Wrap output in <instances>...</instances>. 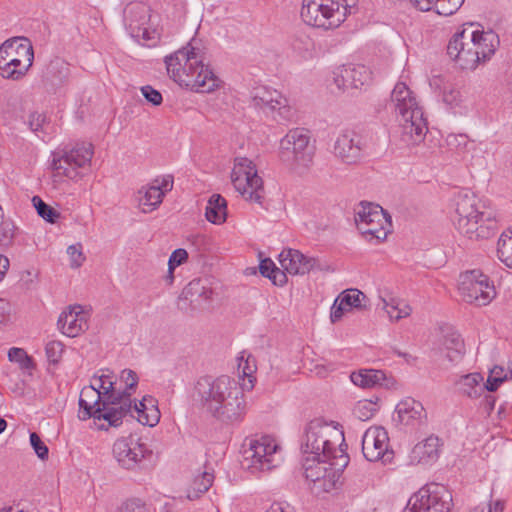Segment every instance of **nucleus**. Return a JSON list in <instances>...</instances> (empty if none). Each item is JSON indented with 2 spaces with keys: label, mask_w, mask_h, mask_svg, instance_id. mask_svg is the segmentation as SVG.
Instances as JSON below:
<instances>
[{
  "label": "nucleus",
  "mask_w": 512,
  "mask_h": 512,
  "mask_svg": "<svg viewBox=\"0 0 512 512\" xmlns=\"http://www.w3.org/2000/svg\"><path fill=\"white\" fill-rule=\"evenodd\" d=\"M115 384V376L109 370L94 375L90 386L80 393L78 418H93L96 429L104 431L121 426L127 417L149 427L158 424L161 415L153 397L145 396L136 403L129 392L117 390Z\"/></svg>",
  "instance_id": "nucleus-1"
},
{
  "label": "nucleus",
  "mask_w": 512,
  "mask_h": 512,
  "mask_svg": "<svg viewBox=\"0 0 512 512\" xmlns=\"http://www.w3.org/2000/svg\"><path fill=\"white\" fill-rule=\"evenodd\" d=\"M137 195L139 207L143 213H151L163 201V193L159 192L158 186H152V184L141 187Z\"/></svg>",
  "instance_id": "nucleus-29"
},
{
  "label": "nucleus",
  "mask_w": 512,
  "mask_h": 512,
  "mask_svg": "<svg viewBox=\"0 0 512 512\" xmlns=\"http://www.w3.org/2000/svg\"><path fill=\"white\" fill-rule=\"evenodd\" d=\"M88 318L81 305H73L60 314L57 325L66 336L76 337L88 329Z\"/></svg>",
  "instance_id": "nucleus-23"
},
{
  "label": "nucleus",
  "mask_w": 512,
  "mask_h": 512,
  "mask_svg": "<svg viewBox=\"0 0 512 512\" xmlns=\"http://www.w3.org/2000/svg\"><path fill=\"white\" fill-rule=\"evenodd\" d=\"M33 47L24 37L6 40L0 46V75L5 79L19 80L32 66Z\"/></svg>",
  "instance_id": "nucleus-9"
},
{
  "label": "nucleus",
  "mask_w": 512,
  "mask_h": 512,
  "mask_svg": "<svg viewBox=\"0 0 512 512\" xmlns=\"http://www.w3.org/2000/svg\"><path fill=\"white\" fill-rule=\"evenodd\" d=\"M357 5L358 0H303L301 17L310 26L331 30L355 14Z\"/></svg>",
  "instance_id": "nucleus-6"
},
{
  "label": "nucleus",
  "mask_w": 512,
  "mask_h": 512,
  "mask_svg": "<svg viewBox=\"0 0 512 512\" xmlns=\"http://www.w3.org/2000/svg\"><path fill=\"white\" fill-rule=\"evenodd\" d=\"M281 266L290 274L304 275L312 270H323L317 258L304 255L298 250L289 249L280 254Z\"/></svg>",
  "instance_id": "nucleus-24"
},
{
  "label": "nucleus",
  "mask_w": 512,
  "mask_h": 512,
  "mask_svg": "<svg viewBox=\"0 0 512 512\" xmlns=\"http://www.w3.org/2000/svg\"><path fill=\"white\" fill-rule=\"evenodd\" d=\"M214 481V475L206 470L199 472L194 476L190 486L187 489V498L195 500L207 492Z\"/></svg>",
  "instance_id": "nucleus-33"
},
{
  "label": "nucleus",
  "mask_w": 512,
  "mask_h": 512,
  "mask_svg": "<svg viewBox=\"0 0 512 512\" xmlns=\"http://www.w3.org/2000/svg\"><path fill=\"white\" fill-rule=\"evenodd\" d=\"M187 258L188 253L185 249H176L169 257L168 266H170L171 269H175L177 266L183 264Z\"/></svg>",
  "instance_id": "nucleus-55"
},
{
  "label": "nucleus",
  "mask_w": 512,
  "mask_h": 512,
  "mask_svg": "<svg viewBox=\"0 0 512 512\" xmlns=\"http://www.w3.org/2000/svg\"><path fill=\"white\" fill-rule=\"evenodd\" d=\"M45 351L49 362L57 364L62 357L64 344L60 341L52 340L46 344Z\"/></svg>",
  "instance_id": "nucleus-44"
},
{
  "label": "nucleus",
  "mask_w": 512,
  "mask_h": 512,
  "mask_svg": "<svg viewBox=\"0 0 512 512\" xmlns=\"http://www.w3.org/2000/svg\"><path fill=\"white\" fill-rule=\"evenodd\" d=\"M399 125L394 131L393 138H399L403 146L413 147L423 142L428 131L427 120L422 109L412 111V115L397 118Z\"/></svg>",
  "instance_id": "nucleus-19"
},
{
  "label": "nucleus",
  "mask_w": 512,
  "mask_h": 512,
  "mask_svg": "<svg viewBox=\"0 0 512 512\" xmlns=\"http://www.w3.org/2000/svg\"><path fill=\"white\" fill-rule=\"evenodd\" d=\"M384 428L373 426L366 430L362 438V452L370 461H379L384 457Z\"/></svg>",
  "instance_id": "nucleus-26"
},
{
  "label": "nucleus",
  "mask_w": 512,
  "mask_h": 512,
  "mask_svg": "<svg viewBox=\"0 0 512 512\" xmlns=\"http://www.w3.org/2000/svg\"><path fill=\"white\" fill-rule=\"evenodd\" d=\"M119 512H150V510L141 500L131 499L122 504Z\"/></svg>",
  "instance_id": "nucleus-49"
},
{
  "label": "nucleus",
  "mask_w": 512,
  "mask_h": 512,
  "mask_svg": "<svg viewBox=\"0 0 512 512\" xmlns=\"http://www.w3.org/2000/svg\"><path fill=\"white\" fill-rule=\"evenodd\" d=\"M151 184L152 186H158L159 192H162L164 197L165 194L171 191L173 188V177L171 175L157 177L152 181Z\"/></svg>",
  "instance_id": "nucleus-54"
},
{
  "label": "nucleus",
  "mask_w": 512,
  "mask_h": 512,
  "mask_svg": "<svg viewBox=\"0 0 512 512\" xmlns=\"http://www.w3.org/2000/svg\"><path fill=\"white\" fill-rule=\"evenodd\" d=\"M350 310H351V309H350L348 306H346V305H344V304L342 303V299H341V297H340V296H338V297L335 299V301H334V303H333V305H332V308H331V313H330V319H331V321H332L333 323H335V322L339 321V320L342 318V316H343L346 312H348V311H350Z\"/></svg>",
  "instance_id": "nucleus-50"
},
{
  "label": "nucleus",
  "mask_w": 512,
  "mask_h": 512,
  "mask_svg": "<svg viewBox=\"0 0 512 512\" xmlns=\"http://www.w3.org/2000/svg\"><path fill=\"white\" fill-rule=\"evenodd\" d=\"M344 432L339 424L313 419L305 427L301 451L311 459H331L332 456L347 453Z\"/></svg>",
  "instance_id": "nucleus-4"
},
{
  "label": "nucleus",
  "mask_w": 512,
  "mask_h": 512,
  "mask_svg": "<svg viewBox=\"0 0 512 512\" xmlns=\"http://www.w3.org/2000/svg\"><path fill=\"white\" fill-rule=\"evenodd\" d=\"M427 419L423 405L413 398L407 397L401 400L395 408L392 421L395 424L406 426H420L425 424Z\"/></svg>",
  "instance_id": "nucleus-22"
},
{
  "label": "nucleus",
  "mask_w": 512,
  "mask_h": 512,
  "mask_svg": "<svg viewBox=\"0 0 512 512\" xmlns=\"http://www.w3.org/2000/svg\"><path fill=\"white\" fill-rule=\"evenodd\" d=\"M441 445L439 437L430 435L413 447L410 454L411 463L428 465L436 462L440 456Z\"/></svg>",
  "instance_id": "nucleus-25"
},
{
  "label": "nucleus",
  "mask_w": 512,
  "mask_h": 512,
  "mask_svg": "<svg viewBox=\"0 0 512 512\" xmlns=\"http://www.w3.org/2000/svg\"><path fill=\"white\" fill-rule=\"evenodd\" d=\"M30 444L36 455L41 460H47L49 457V449L36 432L30 433Z\"/></svg>",
  "instance_id": "nucleus-46"
},
{
  "label": "nucleus",
  "mask_w": 512,
  "mask_h": 512,
  "mask_svg": "<svg viewBox=\"0 0 512 512\" xmlns=\"http://www.w3.org/2000/svg\"><path fill=\"white\" fill-rule=\"evenodd\" d=\"M8 358L10 361L22 363L23 361H30L26 352L22 348L13 347L8 352Z\"/></svg>",
  "instance_id": "nucleus-58"
},
{
  "label": "nucleus",
  "mask_w": 512,
  "mask_h": 512,
  "mask_svg": "<svg viewBox=\"0 0 512 512\" xmlns=\"http://www.w3.org/2000/svg\"><path fill=\"white\" fill-rule=\"evenodd\" d=\"M465 0H435V11L442 16H451L463 5Z\"/></svg>",
  "instance_id": "nucleus-42"
},
{
  "label": "nucleus",
  "mask_w": 512,
  "mask_h": 512,
  "mask_svg": "<svg viewBox=\"0 0 512 512\" xmlns=\"http://www.w3.org/2000/svg\"><path fill=\"white\" fill-rule=\"evenodd\" d=\"M409 2L420 11H429L435 6V0H409Z\"/></svg>",
  "instance_id": "nucleus-62"
},
{
  "label": "nucleus",
  "mask_w": 512,
  "mask_h": 512,
  "mask_svg": "<svg viewBox=\"0 0 512 512\" xmlns=\"http://www.w3.org/2000/svg\"><path fill=\"white\" fill-rule=\"evenodd\" d=\"M283 460L281 447L270 436L252 440L243 452L242 465L252 472L270 471Z\"/></svg>",
  "instance_id": "nucleus-11"
},
{
  "label": "nucleus",
  "mask_w": 512,
  "mask_h": 512,
  "mask_svg": "<svg viewBox=\"0 0 512 512\" xmlns=\"http://www.w3.org/2000/svg\"><path fill=\"white\" fill-rule=\"evenodd\" d=\"M70 74L69 65L61 58H55L50 61L44 73L45 81L53 87L65 83Z\"/></svg>",
  "instance_id": "nucleus-31"
},
{
  "label": "nucleus",
  "mask_w": 512,
  "mask_h": 512,
  "mask_svg": "<svg viewBox=\"0 0 512 512\" xmlns=\"http://www.w3.org/2000/svg\"><path fill=\"white\" fill-rule=\"evenodd\" d=\"M447 55L461 69H476V58H473L471 48L468 46V37H466L465 28L457 31L450 38L447 45Z\"/></svg>",
  "instance_id": "nucleus-21"
},
{
  "label": "nucleus",
  "mask_w": 512,
  "mask_h": 512,
  "mask_svg": "<svg viewBox=\"0 0 512 512\" xmlns=\"http://www.w3.org/2000/svg\"><path fill=\"white\" fill-rule=\"evenodd\" d=\"M251 105L272 117L278 123L289 121L292 116V108L288 99L279 91L262 86L256 87L251 91Z\"/></svg>",
  "instance_id": "nucleus-14"
},
{
  "label": "nucleus",
  "mask_w": 512,
  "mask_h": 512,
  "mask_svg": "<svg viewBox=\"0 0 512 512\" xmlns=\"http://www.w3.org/2000/svg\"><path fill=\"white\" fill-rule=\"evenodd\" d=\"M11 313V305L9 302L0 298V325L8 322Z\"/></svg>",
  "instance_id": "nucleus-60"
},
{
  "label": "nucleus",
  "mask_w": 512,
  "mask_h": 512,
  "mask_svg": "<svg viewBox=\"0 0 512 512\" xmlns=\"http://www.w3.org/2000/svg\"><path fill=\"white\" fill-rule=\"evenodd\" d=\"M15 235V226L12 221L6 220L0 225V246H9Z\"/></svg>",
  "instance_id": "nucleus-47"
},
{
  "label": "nucleus",
  "mask_w": 512,
  "mask_h": 512,
  "mask_svg": "<svg viewBox=\"0 0 512 512\" xmlns=\"http://www.w3.org/2000/svg\"><path fill=\"white\" fill-rule=\"evenodd\" d=\"M206 219L216 225H220L227 218V201L220 194H213L207 203L205 211Z\"/></svg>",
  "instance_id": "nucleus-32"
},
{
  "label": "nucleus",
  "mask_w": 512,
  "mask_h": 512,
  "mask_svg": "<svg viewBox=\"0 0 512 512\" xmlns=\"http://www.w3.org/2000/svg\"><path fill=\"white\" fill-rule=\"evenodd\" d=\"M471 33L472 39L479 51L480 62L485 63L491 59L499 47V36L492 30L484 31L477 29Z\"/></svg>",
  "instance_id": "nucleus-27"
},
{
  "label": "nucleus",
  "mask_w": 512,
  "mask_h": 512,
  "mask_svg": "<svg viewBox=\"0 0 512 512\" xmlns=\"http://www.w3.org/2000/svg\"><path fill=\"white\" fill-rule=\"evenodd\" d=\"M33 206L35 207L38 215L49 223H55L60 217V213L46 204L39 196L32 198Z\"/></svg>",
  "instance_id": "nucleus-39"
},
{
  "label": "nucleus",
  "mask_w": 512,
  "mask_h": 512,
  "mask_svg": "<svg viewBox=\"0 0 512 512\" xmlns=\"http://www.w3.org/2000/svg\"><path fill=\"white\" fill-rule=\"evenodd\" d=\"M380 408L377 402L372 400H361L353 408V414L360 420L366 421L370 419Z\"/></svg>",
  "instance_id": "nucleus-40"
},
{
  "label": "nucleus",
  "mask_w": 512,
  "mask_h": 512,
  "mask_svg": "<svg viewBox=\"0 0 512 512\" xmlns=\"http://www.w3.org/2000/svg\"><path fill=\"white\" fill-rule=\"evenodd\" d=\"M142 95L145 99L151 104L158 106L162 103V95L161 93L154 89L153 87L147 85L141 88Z\"/></svg>",
  "instance_id": "nucleus-53"
},
{
  "label": "nucleus",
  "mask_w": 512,
  "mask_h": 512,
  "mask_svg": "<svg viewBox=\"0 0 512 512\" xmlns=\"http://www.w3.org/2000/svg\"><path fill=\"white\" fill-rule=\"evenodd\" d=\"M212 290L207 287L206 281L202 279H193L183 289L181 298L190 302L194 307H201L211 298Z\"/></svg>",
  "instance_id": "nucleus-28"
},
{
  "label": "nucleus",
  "mask_w": 512,
  "mask_h": 512,
  "mask_svg": "<svg viewBox=\"0 0 512 512\" xmlns=\"http://www.w3.org/2000/svg\"><path fill=\"white\" fill-rule=\"evenodd\" d=\"M339 296L342 299V303L350 309L361 308L362 300L366 298V296L358 289H347Z\"/></svg>",
  "instance_id": "nucleus-43"
},
{
  "label": "nucleus",
  "mask_w": 512,
  "mask_h": 512,
  "mask_svg": "<svg viewBox=\"0 0 512 512\" xmlns=\"http://www.w3.org/2000/svg\"><path fill=\"white\" fill-rule=\"evenodd\" d=\"M504 380H498L492 376L488 375L487 381L485 384H483V390H487L489 392H494L498 389L500 384H502Z\"/></svg>",
  "instance_id": "nucleus-63"
},
{
  "label": "nucleus",
  "mask_w": 512,
  "mask_h": 512,
  "mask_svg": "<svg viewBox=\"0 0 512 512\" xmlns=\"http://www.w3.org/2000/svg\"><path fill=\"white\" fill-rule=\"evenodd\" d=\"M458 290L465 302L474 303L477 306L489 304L496 296L493 282L480 270L461 274Z\"/></svg>",
  "instance_id": "nucleus-15"
},
{
  "label": "nucleus",
  "mask_w": 512,
  "mask_h": 512,
  "mask_svg": "<svg viewBox=\"0 0 512 512\" xmlns=\"http://www.w3.org/2000/svg\"><path fill=\"white\" fill-rule=\"evenodd\" d=\"M39 271L35 268L27 269L21 273L20 282L25 288L34 287L38 281Z\"/></svg>",
  "instance_id": "nucleus-51"
},
{
  "label": "nucleus",
  "mask_w": 512,
  "mask_h": 512,
  "mask_svg": "<svg viewBox=\"0 0 512 512\" xmlns=\"http://www.w3.org/2000/svg\"><path fill=\"white\" fill-rule=\"evenodd\" d=\"M399 102L393 101L391 102V105L394 108V111L397 115V118L406 117L408 115H412V111L416 109H422L417 101L415 96L413 95V92L410 90V95L405 98L399 99Z\"/></svg>",
  "instance_id": "nucleus-38"
},
{
  "label": "nucleus",
  "mask_w": 512,
  "mask_h": 512,
  "mask_svg": "<svg viewBox=\"0 0 512 512\" xmlns=\"http://www.w3.org/2000/svg\"><path fill=\"white\" fill-rule=\"evenodd\" d=\"M93 154V146L91 143L77 144L61 157H54L51 166L52 169L56 171L57 175H64L70 179H75L79 176L77 168L90 166Z\"/></svg>",
  "instance_id": "nucleus-18"
},
{
  "label": "nucleus",
  "mask_w": 512,
  "mask_h": 512,
  "mask_svg": "<svg viewBox=\"0 0 512 512\" xmlns=\"http://www.w3.org/2000/svg\"><path fill=\"white\" fill-rule=\"evenodd\" d=\"M410 89L404 82H397L391 92L390 102H399L401 98L408 97Z\"/></svg>",
  "instance_id": "nucleus-56"
},
{
  "label": "nucleus",
  "mask_w": 512,
  "mask_h": 512,
  "mask_svg": "<svg viewBox=\"0 0 512 512\" xmlns=\"http://www.w3.org/2000/svg\"><path fill=\"white\" fill-rule=\"evenodd\" d=\"M483 381V377L480 373H470L460 378L457 385L459 390L470 398H476L481 395L483 385L480 383Z\"/></svg>",
  "instance_id": "nucleus-35"
},
{
  "label": "nucleus",
  "mask_w": 512,
  "mask_h": 512,
  "mask_svg": "<svg viewBox=\"0 0 512 512\" xmlns=\"http://www.w3.org/2000/svg\"><path fill=\"white\" fill-rule=\"evenodd\" d=\"M350 379L356 386L372 388L381 384V381L384 380V372L375 369H363L353 372Z\"/></svg>",
  "instance_id": "nucleus-34"
},
{
  "label": "nucleus",
  "mask_w": 512,
  "mask_h": 512,
  "mask_svg": "<svg viewBox=\"0 0 512 512\" xmlns=\"http://www.w3.org/2000/svg\"><path fill=\"white\" fill-rule=\"evenodd\" d=\"M411 311V307L405 300L394 296L386 297V315L391 321H399L408 317Z\"/></svg>",
  "instance_id": "nucleus-36"
},
{
  "label": "nucleus",
  "mask_w": 512,
  "mask_h": 512,
  "mask_svg": "<svg viewBox=\"0 0 512 512\" xmlns=\"http://www.w3.org/2000/svg\"><path fill=\"white\" fill-rule=\"evenodd\" d=\"M67 254L70 257V266L72 268H79L85 261L82 245L80 243L70 245L67 248Z\"/></svg>",
  "instance_id": "nucleus-48"
},
{
  "label": "nucleus",
  "mask_w": 512,
  "mask_h": 512,
  "mask_svg": "<svg viewBox=\"0 0 512 512\" xmlns=\"http://www.w3.org/2000/svg\"><path fill=\"white\" fill-rule=\"evenodd\" d=\"M364 142L362 137L352 130H343L336 137L333 154L343 163L353 165L361 161Z\"/></svg>",
  "instance_id": "nucleus-20"
},
{
  "label": "nucleus",
  "mask_w": 512,
  "mask_h": 512,
  "mask_svg": "<svg viewBox=\"0 0 512 512\" xmlns=\"http://www.w3.org/2000/svg\"><path fill=\"white\" fill-rule=\"evenodd\" d=\"M489 376H492L498 380H504V381H508V380H512V369L509 370V372H505V369L504 367L502 366H494L492 369H490L489 371Z\"/></svg>",
  "instance_id": "nucleus-57"
},
{
  "label": "nucleus",
  "mask_w": 512,
  "mask_h": 512,
  "mask_svg": "<svg viewBox=\"0 0 512 512\" xmlns=\"http://www.w3.org/2000/svg\"><path fill=\"white\" fill-rule=\"evenodd\" d=\"M259 270H260V273L264 276V277H268L269 279H271L273 281L274 284L277 283V277L278 275L281 276V280H280V283H285L286 282V275L280 271L274 264V262L270 259H264L260 262V265H259Z\"/></svg>",
  "instance_id": "nucleus-41"
},
{
  "label": "nucleus",
  "mask_w": 512,
  "mask_h": 512,
  "mask_svg": "<svg viewBox=\"0 0 512 512\" xmlns=\"http://www.w3.org/2000/svg\"><path fill=\"white\" fill-rule=\"evenodd\" d=\"M45 116L39 113H32L29 116V126L32 131L37 132L43 128Z\"/></svg>",
  "instance_id": "nucleus-59"
},
{
  "label": "nucleus",
  "mask_w": 512,
  "mask_h": 512,
  "mask_svg": "<svg viewBox=\"0 0 512 512\" xmlns=\"http://www.w3.org/2000/svg\"><path fill=\"white\" fill-rule=\"evenodd\" d=\"M193 399L203 410L223 423L244 419L247 403L243 388L232 377H200L194 386Z\"/></svg>",
  "instance_id": "nucleus-2"
},
{
  "label": "nucleus",
  "mask_w": 512,
  "mask_h": 512,
  "mask_svg": "<svg viewBox=\"0 0 512 512\" xmlns=\"http://www.w3.org/2000/svg\"><path fill=\"white\" fill-rule=\"evenodd\" d=\"M204 52L191 43L165 57L168 75L180 86L199 93H209L218 87L220 80L204 64Z\"/></svg>",
  "instance_id": "nucleus-3"
},
{
  "label": "nucleus",
  "mask_w": 512,
  "mask_h": 512,
  "mask_svg": "<svg viewBox=\"0 0 512 512\" xmlns=\"http://www.w3.org/2000/svg\"><path fill=\"white\" fill-rule=\"evenodd\" d=\"M497 254L506 266L512 268V230L504 231L499 238Z\"/></svg>",
  "instance_id": "nucleus-37"
},
{
  "label": "nucleus",
  "mask_w": 512,
  "mask_h": 512,
  "mask_svg": "<svg viewBox=\"0 0 512 512\" xmlns=\"http://www.w3.org/2000/svg\"><path fill=\"white\" fill-rule=\"evenodd\" d=\"M315 147L311 144L309 132L294 128L280 140L279 158L291 171L297 174L306 172L313 163Z\"/></svg>",
  "instance_id": "nucleus-8"
},
{
  "label": "nucleus",
  "mask_w": 512,
  "mask_h": 512,
  "mask_svg": "<svg viewBox=\"0 0 512 512\" xmlns=\"http://www.w3.org/2000/svg\"><path fill=\"white\" fill-rule=\"evenodd\" d=\"M481 405L484 411L489 415L495 407V398L491 395H486Z\"/></svg>",
  "instance_id": "nucleus-64"
},
{
  "label": "nucleus",
  "mask_w": 512,
  "mask_h": 512,
  "mask_svg": "<svg viewBox=\"0 0 512 512\" xmlns=\"http://www.w3.org/2000/svg\"><path fill=\"white\" fill-rule=\"evenodd\" d=\"M239 368H242V373L244 376H247L248 377V382L250 384V388L253 387V373L255 372L256 370V366L255 364H250V359L247 358V360L245 361V365L242 367V364L239 363Z\"/></svg>",
  "instance_id": "nucleus-61"
},
{
  "label": "nucleus",
  "mask_w": 512,
  "mask_h": 512,
  "mask_svg": "<svg viewBox=\"0 0 512 512\" xmlns=\"http://www.w3.org/2000/svg\"><path fill=\"white\" fill-rule=\"evenodd\" d=\"M120 380L125 384V390H134L138 384V376L137 374L130 369H125L121 372Z\"/></svg>",
  "instance_id": "nucleus-52"
},
{
  "label": "nucleus",
  "mask_w": 512,
  "mask_h": 512,
  "mask_svg": "<svg viewBox=\"0 0 512 512\" xmlns=\"http://www.w3.org/2000/svg\"><path fill=\"white\" fill-rule=\"evenodd\" d=\"M443 101L451 107H456L461 103L462 95L452 84L445 85L443 89Z\"/></svg>",
  "instance_id": "nucleus-45"
},
{
  "label": "nucleus",
  "mask_w": 512,
  "mask_h": 512,
  "mask_svg": "<svg viewBox=\"0 0 512 512\" xmlns=\"http://www.w3.org/2000/svg\"><path fill=\"white\" fill-rule=\"evenodd\" d=\"M373 79V71L368 66L354 63L337 66L331 76L336 94L366 90L372 85Z\"/></svg>",
  "instance_id": "nucleus-12"
},
{
  "label": "nucleus",
  "mask_w": 512,
  "mask_h": 512,
  "mask_svg": "<svg viewBox=\"0 0 512 512\" xmlns=\"http://www.w3.org/2000/svg\"><path fill=\"white\" fill-rule=\"evenodd\" d=\"M231 182L244 200L262 206L265 199L263 180L254 163L246 157H237L231 172Z\"/></svg>",
  "instance_id": "nucleus-10"
},
{
  "label": "nucleus",
  "mask_w": 512,
  "mask_h": 512,
  "mask_svg": "<svg viewBox=\"0 0 512 512\" xmlns=\"http://www.w3.org/2000/svg\"><path fill=\"white\" fill-rule=\"evenodd\" d=\"M124 22L130 36L139 43L153 46L159 39L156 30H149L150 9L144 3H129L123 12Z\"/></svg>",
  "instance_id": "nucleus-17"
},
{
  "label": "nucleus",
  "mask_w": 512,
  "mask_h": 512,
  "mask_svg": "<svg viewBox=\"0 0 512 512\" xmlns=\"http://www.w3.org/2000/svg\"><path fill=\"white\" fill-rule=\"evenodd\" d=\"M355 223L370 245L378 246L384 241V209L380 205L360 202L355 208Z\"/></svg>",
  "instance_id": "nucleus-13"
},
{
  "label": "nucleus",
  "mask_w": 512,
  "mask_h": 512,
  "mask_svg": "<svg viewBox=\"0 0 512 512\" xmlns=\"http://www.w3.org/2000/svg\"><path fill=\"white\" fill-rule=\"evenodd\" d=\"M476 195L468 190L460 191L455 197L454 225L469 239H487L494 235L496 220L490 212L480 210Z\"/></svg>",
  "instance_id": "nucleus-5"
},
{
  "label": "nucleus",
  "mask_w": 512,
  "mask_h": 512,
  "mask_svg": "<svg viewBox=\"0 0 512 512\" xmlns=\"http://www.w3.org/2000/svg\"><path fill=\"white\" fill-rule=\"evenodd\" d=\"M443 346L446 351V357L450 362H458L465 354V344L461 335L448 329L443 336Z\"/></svg>",
  "instance_id": "nucleus-30"
},
{
  "label": "nucleus",
  "mask_w": 512,
  "mask_h": 512,
  "mask_svg": "<svg viewBox=\"0 0 512 512\" xmlns=\"http://www.w3.org/2000/svg\"><path fill=\"white\" fill-rule=\"evenodd\" d=\"M349 463L348 454L332 456L331 459H303V469L307 480L312 483V491L319 495L339 489L341 477Z\"/></svg>",
  "instance_id": "nucleus-7"
},
{
  "label": "nucleus",
  "mask_w": 512,
  "mask_h": 512,
  "mask_svg": "<svg viewBox=\"0 0 512 512\" xmlns=\"http://www.w3.org/2000/svg\"><path fill=\"white\" fill-rule=\"evenodd\" d=\"M112 455L119 467L129 471L143 469L152 451L139 439L119 438L112 446Z\"/></svg>",
  "instance_id": "nucleus-16"
}]
</instances>
